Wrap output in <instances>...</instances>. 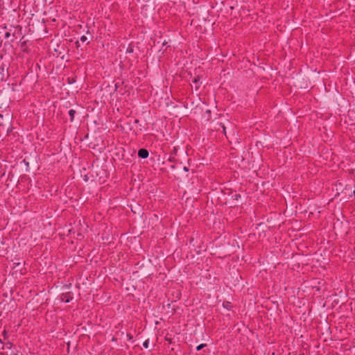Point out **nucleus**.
<instances>
[{
  "mask_svg": "<svg viewBox=\"0 0 355 355\" xmlns=\"http://www.w3.org/2000/svg\"><path fill=\"white\" fill-rule=\"evenodd\" d=\"M148 151L146 149L141 148L138 151V156L141 158H147L148 157Z\"/></svg>",
  "mask_w": 355,
  "mask_h": 355,
  "instance_id": "obj_1",
  "label": "nucleus"
},
{
  "mask_svg": "<svg viewBox=\"0 0 355 355\" xmlns=\"http://www.w3.org/2000/svg\"><path fill=\"white\" fill-rule=\"evenodd\" d=\"M60 298L62 301L68 303L73 299V297L71 295L70 293H67L62 295Z\"/></svg>",
  "mask_w": 355,
  "mask_h": 355,
  "instance_id": "obj_2",
  "label": "nucleus"
},
{
  "mask_svg": "<svg viewBox=\"0 0 355 355\" xmlns=\"http://www.w3.org/2000/svg\"><path fill=\"white\" fill-rule=\"evenodd\" d=\"M199 82H200V78L195 77L191 82V87H194L196 90H198L199 88Z\"/></svg>",
  "mask_w": 355,
  "mask_h": 355,
  "instance_id": "obj_3",
  "label": "nucleus"
},
{
  "mask_svg": "<svg viewBox=\"0 0 355 355\" xmlns=\"http://www.w3.org/2000/svg\"><path fill=\"white\" fill-rule=\"evenodd\" d=\"M12 347V343L10 342H8L5 344H3L1 347L0 349H10Z\"/></svg>",
  "mask_w": 355,
  "mask_h": 355,
  "instance_id": "obj_4",
  "label": "nucleus"
},
{
  "mask_svg": "<svg viewBox=\"0 0 355 355\" xmlns=\"http://www.w3.org/2000/svg\"><path fill=\"white\" fill-rule=\"evenodd\" d=\"M76 114V111L74 110H70L69 111V114L71 117V121H72L73 120V118H74V114Z\"/></svg>",
  "mask_w": 355,
  "mask_h": 355,
  "instance_id": "obj_5",
  "label": "nucleus"
},
{
  "mask_svg": "<svg viewBox=\"0 0 355 355\" xmlns=\"http://www.w3.org/2000/svg\"><path fill=\"white\" fill-rule=\"evenodd\" d=\"M133 47L132 46H129L126 49V53H130L133 52Z\"/></svg>",
  "mask_w": 355,
  "mask_h": 355,
  "instance_id": "obj_6",
  "label": "nucleus"
},
{
  "mask_svg": "<svg viewBox=\"0 0 355 355\" xmlns=\"http://www.w3.org/2000/svg\"><path fill=\"white\" fill-rule=\"evenodd\" d=\"M80 40L82 42H85L87 40V37L85 35H83L82 37H80Z\"/></svg>",
  "mask_w": 355,
  "mask_h": 355,
  "instance_id": "obj_7",
  "label": "nucleus"
},
{
  "mask_svg": "<svg viewBox=\"0 0 355 355\" xmlns=\"http://www.w3.org/2000/svg\"><path fill=\"white\" fill-rule=\"evenodd\" d=\"M206 345L205 344H200V345H198L196 348V349L198 351L200 350L201 349H202Z\"/></svg>",
  "mask_w": 355,
  "mask_h": 355,
  "instance_id": "obj_8",
  "label": "nucleus"
},
{
  "mask_svg": "<svg viewBox=\"0 0 355 355\" xmlns=\"http://www.w3.org/2000/svg\"><path fill=\"white\" fill-rule=\"evenodd\" d=\"M143 345L144 346V347L147 348V347H148V340H146V341L144 343Z\"/></svg>",
  "mask_w": 355,
  "mask_h": 355,
  "instance_id": "obj_9",
  "label": "nucleus"
},
{
  "mask_svg": "<svg viewBox=\"0 0 355 355\" xmlns=\"http://www.w3.org/2000/svg\"><path fill=\"white\" fill-rule=\"evenodd\" d=\"M222 128L223 130V132L225 134V126L224 125H222Z\"/></svg>",
  "mask_w": 355,
  "mask_h": 355,
  "instance_id": "obj_10",
  "label": "nucleus"
},
{
  "mask_svg": "<svg viewBox=\"0 0 355 355\" xmlns=\"http://www.w3.org/2000/svg\"><path fill=\"white\" fill-rule=\"evenodd\" d=\"M184 171H189V169H188V168H187V166H184Z\"/></svg>",
  "mask_w": 355,
  "mask_h": 355,
  "instance_id": "obj_11",
  "label": "nucleus"
},
{
  "mask_svg": "<svg viewBox=\"0 0 355 355\" xmlns=\"http://www.w3.org/2000/svg\"><path fill=\"white\" fill-rule=\"evenodd\" d=\"M0 345H1V346H2V345H3V342H2V340H1V338H0Z\"/></svg>",
  "mask_w": 355,
  "mask_h": 355,
  "instance_id": "obj_12",
  "label": "nucleus"
},
{
  "mask_svg": "<svg viewBox=\"0 0 355 355\" xmlns=\"http://www.w3.org/2000/svg\"><path fill=\"white\" fill-rule=\"evenodd\" d=\"M79 44V42H78H78H76V44H77V46H78V47L79 46V44Z\"/></svg>",
  "mask_w": 355,
  "mask_h": 355,
  "instance_id": "obj_13",
  "label": "nucleus"
}]
</instances>
